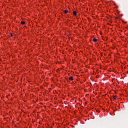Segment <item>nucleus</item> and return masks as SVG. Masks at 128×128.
<instances>
[{"instance_id":"obj_5","label":"nucleus","mask_w":128,"mask_h":128,"mask_svg":"<svg viewBox=\"0 0 128 128\" xmlns=\"http://www.w3.org/2000/svg\"><path fill=\"white\" fill-rule=\"evenodd\" d=\"M21 24H26V22L24 21H22V22H21Z\"/></svg>"},{"instance_id":"obj_2","label":"nucleus","mask_w":128,"mask_h":128,"mask_svg":"<svg viewBox=\"0 0 128 128\" xmlns=\"http://www.w3.org/2000/svg\"><path fill=\"white\" fill-rule=\"evenodd\" d=\"M69 80H74V78H72V76H70L69 78Z\"/></svg>"},{"instance_id":"obj_8","label":"nucleus","mask_w":128,"mask_h":128,"mask_svg":"<svg viewBox=\"0 0 128 128\" xmlns=\"http://www.w3.org/2000/svg\"><path fill=\"white\" fill-rule=\"evenodd\" d=\"M98 112V111H97Z\"/></svg>"},{"instance_id":"obj_1","label":"nucleus","mask_w":128,"mask_h":128,"mask_svg":"<svg viewBox=\"0 0 128 128\" xmlns=\"http://www.w3.org/2000/svg\"><path fill=\"white\" fill-rule=\"evenodd\" d=\"M93 42H98V40H97L96 38H94L93 39Z\"/></svg>"},{"instance_id":"obj_6","label":"nucleus","mask_w":128,"mask_h":128,"mask_svg":"<svg viewBox=\"0 0 128 128\" xmlns=\"http://www.w3.org/2000/svg\"><path fill=\"white\" fill-rule=\"evenodd\" d=\"M113 98L114 100H116V96H114Z\"/></svg>"},{"instance_id":"obj_7","label":"nucleus","mask_w":128,"mask_h":128,"mask_svg":"<svg viewBox=\"0 0 128 128\" xmlns=\"http://www.w3.org/2000/svg\"><path fill=\"white\" fill-rule=\"evenodd\" d=\"M11 36H12V35H11Z\"/></svg>"},{"instance_id":"obj_4","label":"nucleus","mask_w":128,"mask_h":128,"mask_svg":"<svg viewBox=\"0 0 128 128\" xmlns=\"http://www.w3.org/2000/svg\"><path fill=\"white\" fill-rule=\"evenodd\" d=\"M64 12V14H68V10H65Z\"/></svg>"},{"instance_id":"obj_3","label":"nucleus","mask_w":128,"mask_h":128,"mask_svg":"<svg viewBox=\"0 0 128 128\" xmlns=\"http://www.w3.org/2000/svg\"><path fill=\"white\" fill-rule=\"evenodd\" d=\"M73 14H74V16H76V11H74V12H73Z\"/></svg>"}]
</instances>
